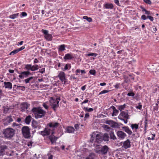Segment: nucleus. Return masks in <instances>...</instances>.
Returning a JSON list of instances; mask_svg holds the SVG:
<instances>
[{
	"instance_id": "obj_44",
	"label": "nucleus",
	"mask_w": 159,
	"mask_h": 159,
	"mask_svg": "<svg viewBox=\"0 0 159 159\" xmlns=\"http://www.w3.org/2000/svg\"><path fill=\"white\" fill-rule=\"evenodd\" d=\"M125 108V105L119 106L118 107V109L120 111H121L122 110H124Z\"/></svg>"
},
{
	"instance_id": "obj_30",
	"label": "nucleus",
	"mask_w": 159,
	"mask_h": 159,
	"mask_svg": "<svg viewBox=\"0 0 159 159\" xmlns=\"http://www.w3.org/2000/svg\"><path fill=\"white\" fill-rule=\"evenodd\" d=\"M31 71H34L37 70L39 68V66L37 65H32Z\"/></svg>"
},
{
	"instance_id": "obj_18",
	"label": "nucleus",
	"mask_w": 159,
	"mask_h": 159,
	"mask_svg": "<svg viewBox=\"0 0 159 159\" xmlns=\"http://www.w3.org/2000/svg\"><path fill=\"white\" fill-rule=\"evenodd\" d=\"M66 132L69 133H71L74 132L75 129L72 127L68 126L66 128Z\"/></svg>"
},
{
	"instance_id": "obj_32",
	"label": "nucleus",
	"mask_w": 159,
	"mask_h": 159,
	"mask_svg": "<svg viewBox=\"0 0 159 159\" xmlns=\"http://www.w3.org/2000/svg\"><path fill=\"white\" fill-rule=\"evenodd\" d=\"M103 140L104 141H107L108 140L109 137L108 135L107 134H105L103 135H102Z\"/></svg>"
},
{
	"instance_id": "obj_42",
	"label": "nucleus",
	"mask_w": 159,
	"mask_h": 159,
	"mask_svg": "<svg viewBox=\"0 0 159 159\" xmlns=\"http://www.w3.org/2000/svg\"><path fill=\"white\" fill-rule=\"evenodd\" d=\"M18 50L17 49H16V50H13L11 52L10 54H9V55H14L16 54V53H18Z\"/></svg>"
},
{
	"instance_id": "obj_56",
	"label": "nucleus",
	"mask_w": 159,
	"mask_h": 159,
	"mask_svg": "<svg viewBox=\"0 0 159 159\" xmlns=\"http://www.w3.org/2000/svg\"><path fill=\"white\" fill-rule=\"evenodd\" d=\"M25 48V46H23L22 47H21V48H19L17 50L18 51V52H19V51L23 50Z\"/></svg>"
},
{
	"instance_id": "obj_36",
	"label": "nucleus",
	"mask_w": 159,
	"mask_h": 159,
	"mask_svg": "<svg viewBox=\"0 0 159 159\" xmlns=\"http://www.w3.org/2000/svg\"><path fill=\"white\" fill-rule=\"evenodd\" d=\"M37 123L36 121H34L32 122V125L33 127L36 128H38L39 129L40 126H39L37 125Z\"/></svg>"
},
{
	"instance_id": "obj_7",
	"label": "nucleus",
	"mask_w": 159,
	"mask_h": 159,
	"mask_svg": "<svg viewBox=\"0 0 159 159\" xmlns=\"http://www.w3.org/2000/svg\"><path fill=\"white\" fill-rule=\"evenodd\" d=\"M58 76L62 82H63L64 84L66 83L67 79L66 78L65 74L64 72L62 71L59 72Z\"/></svg>"
},
{
	"instance_id": "obj_54",
	"label": "nucleus",
	"mask_w": 159,
	"mask_h": 159,
	"mask_svg": "<svg viewBox=\"0 0 159 159\" xmlns=\"http://www.w3.org/2000/svg\"><path fill=\"white\" fill-rule=\"evenodd\" d=\"M147 16H146L145 15H143L141 16V19L143 20H146L147 19Z\"/></svg>"
},
{
	"instance_id": "obj_20",
	"label": "nucleus",
	"mask_w": 159,
	"mask_h": 159,
	"mask_svg": "<svg viewBox=\"0 0 159 159\" xmlns=\"http://www.w3.org/2000/svg\"><path fill=\"white\" fill-rule=\"evenodd\" d=\"M104 7L106 9H112L113 8V5L111 3H107L104 4Z\"/></svg>"
},
{
	"instance_id": "obj_38",
	"label": "nucleus",
	"mask_w": 159,
	"mask_h": 159,
	"mask_svg": "<svg viewBox=\"0 0 159 159\" xmlns=\"http://www.w3.org/2000/svg\"><path fill=\"white\" fill-rule=\"evenodd\" d=\"M7 120L8 122V124L10 123L13 121V120L11 118V116H8L7 118Z\"/></svg>"
},
{
	"instance_id": "obj_27",
	"label": "nucleus",
	"mask_w": 159,
	"mask_h": 159,
	"mask_svg": "<svg viewBox=\"0 0 159 159\" xmlns=\"http://www.w3.org/2000/svg\"><path fill=\"white\" fill-rule=\"evenodd\" d=\"M19 13L14 14L9 16V17L10 18L14 19L16 18H17L19 16Z\"/></svg>"
},
{
	"instance_id": "obj_58",
	"label": "nucleus",
	"mask_w": 159,
	"mask_h": 159,
	"mask_svg": "<svg viewBox=\"0 0 159 159\" xmlns=\"http://www.w3.org/2000/svg\"><path fill=\"white\" fill-rule=\"evenodd\" d=\"M43 107L46 109H47L48 108V106L46 104V103H43Z\"/></svg>"
},
{
	"instance_id": "obj_40",
	"label": "nucleus",
	"mask_w": 159,
	"mask_h": 159,
	"mask_svg": "<svg viewBox=\"0 0 159 159\" xmlns=\"http://www.w3.org/2000/svg\"><path fill=\"white\" fill-rule=\"evenodd\" d=\"M143 11L145 12V14L147 15L148 16H151L152 15V13H151L150 11H147L146 9H144Z\"/></svg>"
},
{
	"instance_id": "obj_12",
	"label": "nucleus",
	"mask_w": 159,
	"mask_h": 159,
	"mask_svg": "<svg viewBox=\"0 0 159 159\" xmlns=\"http://www.w3.org/2000/svg\"><path fill=\"white\" fill-rule=\"evenodd\" d=\"M74 56L72 53H67L65 55L63 58L65 61L71 60L73 59Z\"/></svg>"
},
{
	"instance_id": "obj_63",
	"label": "nucleus",
	"mask_w": 159,
	"mask_h": 159,
	"mask_svg": "<svg viewBox=\"0 0 159 159\" xmlns=\"http://www.w3.org/2000/svg\"><path fill=\"white\" fill-rule=\"evenodd\" d=\"M120 84H117L115 85V87L116 88L118 89L119 87Z\"/></svg>"
},
{
	"instance_id": "obj_55",
	"label": "nucleus",
	"mask_w": 159,
	"mask_h": 159,
	"mask_svg": "<svg viewBox=\"0 0 159 159\" xmlns=\"http://www.w3.org/2000/svg\"><path fill=\"white\" fill-rule=\"evenodd\" d=\"M104 127L107 129H111V128L107 125H104Z\"/></svg>"
},
{
	"instance_id": "obj_26",
	"label": "nucleus",
	"mask_w": 159,
	"mask_h": 159,
	"mask_svg": "<svg viewBox=\"0 0 159 159\" xmlns=\"http://www.w3.org/2000/svg\"><path fill=\"white\" fill-rule=\"evenodd\" d=\"M111 126L112 127L116 128H118L120 127V125L119 124L114 121H113Z\"/></svg>"
},
{
	"instance_id": "obj_39",
	"label": "nucleus",
	"mask_w": 159,
	"mask_h": 159,
	"mask_svg": "<svg viewBox=\"0 0 159 159\" xmlns=\"http://www.w3.org/2000/svg\"><path fill=\"white\" fill-rule=\"evenodd\" d=\"M90 117V114L89 113L86 112L85 115L84 117V120H86L88 119H89Z\"/></svg>"
},
{
	"instance_id": "obj_41",
	"label": "nucleus",
	"mask_w": 159,
	"mask_h": 159,
	"mask_svg": "<svg viewBox=\"0 0 159 159\" xmlns=\"http://www.w3.org/2000/svg\"><path fill=\"white\" fill-rule=\"evenodd\" d=\"M142 107V105L141 104V103H138V105H136L135 107L137 109H138L140 110H141Z\"/></svg>"
},
{
	"instance_id": "obj_19",
	"label": "nucleus",
	"mask_w": 159,
	"mask_h": 159,
	"mask_svg": "<svg viewBox=\"0 0 159 159\" xmlns=\"http://www.w3.org/2000/svg\"><path fill=\"white\" fill-rule=\"evenodd\" d=\"M4 84L5 86V88L6 89H11L12 88V84L9 82H5L4 83Z\"/></svg>"
},
{
	"instance_id": "obj_60",
	"label": "nucleus",
	"mask_w": 159,
	"mask_h": 159,
	"mask_svg": "<svg viewBox=\"0 0 159 159\" xmlns=\"http://www.w3.org/2000/svg\"><path fill=\"white\" fill-rule=\"evenodd\" d=\"M45 71V69L43 68H42L40 71V72L41 73H43Z\"/></svg>"
},
{
	"instance_id": "obj_2",
	"label": "nucleus",
	"mask_w": 159,
	"mask_h": 159,
	"mask_svg": "<svg viewBox=\"0 0 159 159\" xmlns=\"http://www.w3.org/2000/svg\"><path fill=\"white\" fill-rule=\"evenodd\" d=\"M32 111L36 119L40 118L43 117L46 113L45 111L40 107L34 108L32 109Z\"/></svg>"
},
{
	"instance_id": "obj_11",
	"label": "nucleus",
	"mask_w": 159,
	"mask_h": 159,
	"mask_svg": "<svg viewBox=\"0 0 159 159\" xmlns=\"http://www.w3.org/2000/svg\"><path fill=\"white\" fill-rule=\"evenodd\" d=\"M130 147L131 144L130 141L129 139H127V140L124 142L123 144L122 147L126 149L130 148Z\"/></svg>"
},
{
	"instance_id": "obj_9",
	"label": "nucleus",
	"mask_w": 159,
	"mask_h": 159,
	"mask_svg": "<svg viewBox=\"0 0 159 159\" xmlns=\"http://www.w3.org/2000/svg\"><path fill=\"white\" fill-rule=\"evenodd\" d=\"M30 75H31V73L30 71H25L22 72L20 73L18 77L21 79H22L24 78L27 77Z\"/></svg>"
},
{
	"instance_id": "obj_23",
	"label": "nucleus",
	"mask_w": 159,
	"mask_h": 159,
	"mask_svg": "<svg viewBox=\"0 0 159 159\" xmlns=\"http://www.w3.org/2000/svg\"><path fill=\"white\" fill-rule=\"evenodd\" d=\"M31 120V117L30 116H28L25 119V123L29 125Z\"/></svg>"
},
{
	"instance_id": "obj_46",
	"label": "nucleus",
	"mask_w": 159,
	"mask_h": 159,
	"mask_svg": "<svg viewBox=\"0 0 159 159\" xmlns=\"http://www.w3.org/2000/svg\"><path fill=\"white\" fill-rule=\"evenodd\" d=\"M147 18H148L151 21H153L154 20L153 18L151 16H147Z\"/></svg>"
},
{
	"instance_id": "obj_24",
	"label": "nucleus",
	"mask_w": 159,
	"mask_h": 159,
	"mask_svg": "<svg viewBox=\"0 0 159 159\" xmlns=\"http://www.w3.org/2000/svg\"><path fill=\"white\" fill-rule=\"evenodd\" d=\"M83 109L86 112H91L93 111V109L91 108H88L87 107H84L83 108Z\"/></svg>"
},
{
	"instance_id": "obj_1",
	"label": "nucleus",
	"mask_w": 159,
	"mask_h": 159,
	"mask_svg": "<svg viewBox=\"0 0 159 159\" xmlns=\"http://www.w3.org/2000/svg\"><path fill=\"white\" fill-rule=\"evenodd\" d=\"M58 123L57 122L51 123L48 124L47 127L45 128L43 131H41L40 134L43 136H46L49 138L52 143H53L57 140L53 135L54 128L57 127Z\"/></svg>"
},
{
	"instance_id": "obj_45",
	"label": "nucleus",
	"mask_w": 159,
	"mask_h": 159,
	"mask_svg": "<svg viewBox=\"0 0 159 159\" xmlns=\"http://www.w3.org/2000/svg\"><path fill=\"white\" fill-rule=\"evenodd\" d=\"M124 78L125 79L124 81L126 83H127L129 80V79L128 77L126 76H124Z\"/></svg>"
},
{
	"instance_id": "obj_34",
	"label": "nucleus",
	"mask_w": 159,
	"mask_h": 159,
	"mask_svg": "<svg viewBox=\"0 0 159 159\" xmlns=\"http://www.w3.org/2000/svg\"><path fill=\"white\" fill-rule=\"evenodd\" d=\"M97 56V54L96 53H90L88 54H85L86 57L87 56H93L94 57H96Z\"/></svg>"
},
{
	"instance_id": "obj_22",
	"label": "nucleus",
	"mask_w": 159,
	"mask_h": 159,
	"mask_svg": "<svg viewBox=\"0 0 159 159\" xmlns=\"http://www.w3.org/2000/svg\"><path fill=\"white\" fill-rule=\"evenodd\" d=\"M45 39L48 41H51L52 38V35L51 34H48L44 35Z\"/></svg>"
},
{
	"instance_id": "obj_47",
	"label": "nucleus",
	"mask_w": 159,
	"mask_h": 159,
	"mask_svg": "<svg viewBox=\"0 0 159 159\" xmlns=\"http://www.w3.org/2000/svg\"><path fill=\"white\" fill-rule=\"evenodd\" d=\"M20 15L21 16H20L21 17H22L25 16H27V14L25 12H21Z\"/></svg>"
},
{
	"instance_id": "obj_51",
	"label": "nucleus",
	"mask_w": 159,
	"mask_h": 159,
	"mask_svg": "<svg viewBox=\"0 0 159 159\" xmlns=\"http://www.w3.org/2000/svg\"><path fill=\"white\" fill-rule=\"evenodd\" d=\"M89 73L92 75H94L96 73V71L95 70H91L89 71Z\"/></svg>"
},
{
	"instance_id": "obj_25",
	"label": "nucleus",
	"mask_w": 159,
	"mask_h": 159,
	"mask_svg": "<svg viewBox=\"0 0 159 159\" xmlns=\"http://www.w3.org/2000/svg\"><path fill=\"white\" fill-rule=\"evenodd\" d=\"M66 46L65 45L62 44L60 45L58 48V51L59 52H62L66 50Z\"/></svg>"
},
{
	"instance_id": "obj_28",
	"label": "nucleus",
	"mask_w": 159,
	"mask_h": 159,
	"mask_svg": "<svg viewBox=\"0 0 159 159\" xmlns=\"http://www.w3.org/2000/svg\"><path fill=\"white\" fill-rule=\"evenodd\" d=\"M113 112L112 114V116H116L118 113V111L116 110V108L113 106Z\"/></svg>"
},
{
	"instance_id": "obj_4",
	"label": "nucleus",
	"mask_w": 159,
	"mask_h": 159,
	"mask_svg": "<svg viewBox=\"0 0 159 159\" xmlns=\"http://www.w3.org/2000/svg\"><path fill=\"white\" fill-rule=\"evenodd\" d=\"M103 139L102 134H96L95 132H93L92 134L90 141L91 142H94L98 143H100L102 141Z\"/></svg>"
},
{
	"instance_id": "obj_16",
	"label": "nucleus",
	"mask_w": 159,
	"mask_h": 159,
	"mask_svg": "<svg viewBox=\"0 0 159 159\" xmlns=\"http://www.w3.org/2000/svg\"><path fill=\"white\" fill-rule=\"evenodd\" d=\"M130 127L133 132H136L139 128V125L136 124H132L130 125Z\"/></svg>"
},
{
	"instance_id": "obj_57",
	"label": "nucleus",
	"mask_w": 159,
	"mask_h": 159,
	"mask_svg": "<svg viewBox=\"0 0 159 159\" xmlns=\"http://www.w3.org/2000/svg\"><path fill=\"white\" fill-rule=\"evenodd\" d=\"M115 3L117 5L120 6V3L118 0H114Z\"/></svg>"
},
{
	"instance_id": "obj_48",
	"label": "nucleus",
	"mask_w": 159,
	"mask_h": 159,
	"mask_svg": "<svg viewBox=\"0 0 159 159\" xmlns=\"http://www.w3.org/2000/svg\"><path fill=\"white\" fill-rule=\"evenodd\" d=\"M135 94L133 92L129 93L127 94V95L129 96L134 97Z\"/></svg>"
},
{
	"instance_id": "obj_59",
	"label": "nucleus",
	"mask_w": 159,
	"mask_h": 159,
	"mask_svg": "<svg viewBox=\"0 0 159 159\" xmlns=\"http://www.w3.org/2000/svg\"><path fill=\"white\" fill-rule=\"evenodd\" d=\"M89 101V100L88 99H85L83 102H82L81 104V105H83V104L85 103H87Z\"/></svg>"
},
{
	"instance_id": "obj_37",
	"label": "nucleus",
	"mask_w": 159,
	"mask_h": 159,
	"mask_svg": "<svg viewBox=\"0 0 159 159\" xmlns=\"http://www.w3.org/2000/svg\"><path fill=\"white\" fill-rule=\"evenodd\" d=\"M83 18V19L86 20L89 22H91L92 21V18L90 17H88L86 16H84Z\"/></svg>"
},
{
	"instance_id": "obj_62",
	"label": "nucleus",
	"mask_w": 159,
	"mask_h": 159,
	"mask_svg": "<svg viewBox=\"0 0 159 159\" xmlns=\"http://www.w3.org/2000/svg\"><path fill=\"white\" fill-rule=\"evenodd\" d=\"M23 43V41H20L19 43H18L17 45L18 46L19 45H22Z\"/></svg>"
},
{
	"instance_id": "obj_5",
	"label": "nucleus",
	"mask_w": 159,
	"mask_h": 159,
	"mask_svg": "<svg viewBox=\"0 0 159 159\" xmlns=\"http://www.w3.org/2000/svg\"><path fill=\"white\" fill-rule=\"evenodd\" d=\"M22 134L25 138H29L30 136V129L28 126H24L22 129Z\"/></svg>"
},
{
	"instance_id": "obj_33",
	"label": "nucleus",
	"mask_w": 159,
	"mask_h": 159,
	"mask_svg": "<svg viewBox=\"0 0 159 159\" xmlns=\"http://www.w3.org/2000/svg\"><path fill=\"white\" fill-rule=\"evenodd\" d=\"M34 78V77L31 76L30 77L26 79L24 81L26 84H27L30 82L31 80H32Z\"/></svg>"
},
{
	"instance_id": "obj_29",
	"label": "nucleus",
	"mask_w": 159,
	"mask_h": 159,
	"mask_svg": "<svg viewBox=\"0 0 159 159\" xmlns=\"http://www.w3.org/2000/svg\"><path fill=\"white\" fill-rule=\"evenodd\" d=\"M101 148L102 146L100 145L96 146L95 147V152L98 153H99L97 151H101Z\"/></svg>"
},
{
	"instance_id": "obj_43",
	"label": "nucleus",
	"mask_w": 159,
	"mask_h": 159,
	"mask_svg": "<svg viewBox=\"0 0 159 159\" xmlns=\"http://www.w3.org/2000/svg\"><path fill=\"white\" fill-rule=\"evenodd\" d=\"M109 91H108V90H103L101 91V92H100L99 93V95H100L102 94L106 93H108Z\"/></svg>"
},
{
	"instance_id": "obj_21",
	"label": "nucleus",
	"mask_w": 159,
	"mask_h": 159,
	"mask_svg": "<svg viewBox=\"0 0 159 159\" xmlns=\"http://www.w3.org/2000/svg\"><path fill=\"white\" fill-rule=\"evenodd\" d=\"M71 66L70 64L67 63L65 65L63 68H62L63 71L69 70L71 68Z\"/></svg>"
},
{
	"instance_id": "obj_17",
	"label": "nucleus",
	"mask_w": 159,
	"mask_h": 159,
	"mask_svg": "<svg viewBox=\"0 0 159 159\" xmlns=\"http://www.w3.org/2000/svg\"><path fill=\"white\" fill-rule=\"evenodd\" d=\"M7 149L6 146H2L0 147V156H2L4 154L5 150Z\"/></svg>"
},
{
	"instance_id": "obj_35",
	"label": "nucleus",
	"mask_w": 159,
	"mask_h": 159,
	"mask_svg": "<svg viewBox=\"0 0 159 159\" xmlns=\"http://www.w3.org/2000/svg\"><path fill=\"white\" fill-rule=\"evenodd\" d=\"M110 136L111 139H113V140H115L116 139V137L114 133L113 132H111L110 134Z\"/></svg>"
},
{
	"instance_id": "obj_13",
	"label": "nucleus",
	"mask_w": 159,
	"mask_h": 159,
	"mask_svg": "<svg viewBox=\"0 0 159 159\" xmlns=\"http://www.w3.org/2000/svg\"><path fill=\"white\" fill-rule=\"evenodd\" d=\"M108 151V148L106 146L102 147V146L101 151H97L99 154H105Z\"/></svg>"
},
{
	"instance_id": "obj_6",
	"label": "nucleus",
	"mask_w": 159,
	"mask_h": 159,
	"mask_svg": "<svg viewBox=\"0 0 159 159\" xmlns=\"http://www.w3.org/2000/svg\"><path fill=\"white\" fill-rule=\"evenodd\" d=\"M59 100L60 99L58 98L54 99L52 98H50V99L49 100L50 105L52 106L54 110H55V109L58 106V103Z\"/></svg>"
},
{
	"instance_id": "obj_53",
	"label": "nucleus",
	"mask_w": 159,
	"mask_h": 159,
	"mask_svg": "<svg viewBox=\"0 0 159 159\" xmlns=\"http://www.w3.org/2000/svg\"><path fill=\"white\" fill-rule=\"evenodd\" d=\"M112 123H113V121L111 120L107 121L106 122L107 124L109 125H111V126Z\"/></svg>"
},
{
	"instance_id": "obj_10",
	"label": "nucleus",
	"mask_w": 159,
	"mask_h": 159,
	"mask_svg": "<svg viewBox=\"0 0 159 159\" xmlns=\"http://www.w3.org/2000/svg\"><path fill=\"white\" fill-rule=\"evenodd\" d=\"M128 117V114L124 111H122L118 116V118L120 120H123V118L127 119Z\"/></svg>"
},
{
	"instance_id": "obj_3",
	"label": "nucleus",
	"mask_w": 159,
	"mask_h": 159,
	"mask_svg": "<svg viewBox=\"0 0 159 159\" xmlns=\"http://www.w3.org/2000/svg\"><path fill=\"white\" fill-rule=\"evenodd\" d=\"M15 132V130L12 128H7L3 130V134L5 138L10 139L13 136Z\"/></svg>"
},
{
	"instance_id": "obj_8",
	"label": "nucleus",
	"mask_w": 159,
	"mask_h": 159,
	"mask_svg": "<svg viewBox=\"0 0 159 159\" xmlns=\"http://www.w3.org/2000/svg\"><path fill=\"white\" fill-rule=\"evenodd\" d=\"M116 134L120 139H123L127 136L126 134L122 131H118Z\"/></svg>"
},
{
	"instance_id": "obj_14",
	"label": "nucleus",
	"mask_w": 159,
	"mask_h": 159,
	"mask_svg": "<svg viewBox=\"0 0 159 159\" xmlns=\"http://www.w3.org/2000/svg\"><path fill=\"white\" fill-rule=\"evenodd\" d=\"M30 105L28 104L27 103L23 102L21 105V108L22 111H25L30 106Z\"/></svg>"
},
{
	"instance_id": "obj_31",
	"label": "nucleus",
	"mask_w": 159,
	"mask_h": 159,
	"mask_svg": "<svg viewBox=\"0 0 159 159\" xmlns=\"http://www.w3.org/2000/svg\"><path fill=\"white\" fill-rule=\"evenodd\" d=\"M32 68L31 64H26L25 66V68L28 71L30 70L31 71Z\"/></svg>"
},
{
	"instance_id": "obj_50",
	"label": "nucleus",
	"mask_w": 159,
	"mask_h": 159,
	"mask_svg": "<svg viewBox=\"0 0 159 159\" xmlns=\"http://www.w3.org/2000/svg\"><path fill=\"white\" fill-rule=\"evenodd\" d=\"M144 2L146 3L151 4V2L150 0H143Z\"/></svg>"
},
{
	"instance_id": "obj_61",
	"label": "nucleus",
	"mask_w": 159,
	"mask_h": 159,
	"mask_svg": "<svg viewBox=\"0 0 159 159\" xmlns=\"http://www.w3.org/2000/svg\"><path fill=\"white\" fill-rule=\"evenodd\" d=\"M157 30V29L156 27H154V26L152 27V32H153V33H154Z\"/></svg>"
},
{
	"instance_id": "obj_15",
	"label": "nucleus",
	"mask_w": 159,
	"mask_h": 159,
	"mask_svg": "<svg viewBox=\"0 0 159 159\" xmlns=\"http://www.w3.org/2000/svg\"><path fill=\"white\" fill-rule=\"evenodd\" d=\"M122 128L124 129V131L128 134L130 135L132 134V131L128 126L123 127Z\"/></svg>"
},
{
	"instance_id": "obj_49",
	"label": "nucleus",
	"mask_w": 159,
	"mask_h": 159,
	"mask_svg": "<svg viewBox=\"0 0 159 159\" xmlns=\"http://www.w3.org/2000/svg\"><path fill=\"white\" fill-rule=\"evenodd\" d=\"M42 32L44 34V35L48 34V30H42Z\"/></svg>"
},
{
	"instance_id": "obj_64",
	"label": "nucleus",
	"mask_w": 159,
	"mask_h": 159,
	"mask_svg": "<svg viewBox=\"0 0 159 159\" xmlns=\"http://www.w3.org/2000/svg\"><path fill=\"white\" fill-rule=\"evenodd\" d=\"M38 62H39V61L36 58H35L34 59V63H38Z\"/></svg>"
},
{
	"instance_id": "obj_52",
	"label": "nucleus",
	"mask_w": 159,
	"mask_h": 159,
	"mask_svg": "<svg viewBox=\"0 0 159 159\" xmlns=\"http://www.w3.org/2000/svg\"><path fill=\"white\" fill-rule=\"evenodd\" d=\"M81 70L80 69H78L76 70L75 73L76 75H79L80 73V72Z\"/></svg>"
}]
</instances>
